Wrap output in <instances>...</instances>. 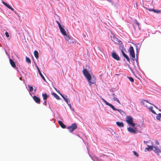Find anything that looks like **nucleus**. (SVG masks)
Returning <instances> with one entry per match:
<instances>
[{"label":"nucleus","instance_id":"obj_1","mask_svg":"<svg viewBox=\"0 0 161 161\" xmlns=\"http://www.w3.org/2000/svg\"><path fill=\"white\" fill-rule=\"evenodd\" d=\"M82 72L87 80L90 86L91 87L92 84L96 85V78L93 76H92L86 69H84Z\"/></svg>","mask_w":161,"mask_h":161},{"label":"nucleus","instance_id":"obj_2","mask_svg":"<svg viewBox=\"0 0 161 161\" xmlns=\"http://www.w3.org/2000/svg\"><path fill=\"white\" fill-rule=\"evenodd\" d=\"M144 142L145 144L148 147H146L145 149V151L147 152V151H150L152 150H153L154 148V146H153V143L151 140H149L147 142L144 141Z\"/></svg>","mask_w":161,"mask_h":161},{"label":"nucleus","instance_id":"obj_3","mask_svg":"<svg viewBox=\"0 0 161 161\" xmlns=\"http://www.w3.org/2000/svg\"><path fill=\"white\" fill-rule=\"evenodd\" d=\"M56 22L58 25V26L61 32L64 35V36L66 35L67 34V33L65 30L63 28V26L61 25V24L58 20H56Z\"/></svg>","mask_w":161,"mask_h":161},{"label":"nucleus","instance_id":"obj_4","mask_svg":"<svg viewBox=\"0 0 161 161\" xmlns=\"http://www.w3.org/2000/svg\"><path fill=\"white\" fill-rule=\"evenodd\" d=\"M126 121L127 124L134 127L135 124L133 122V119L130 116H127Z\"/></svg>","mask_w":161,"mask_h":161},{"label":"nucleus","instance_id":"obj_5","mask_svg":"<svg viewBox=\"0 0 161 161\" xmlns=\"http://www.w3.org/2000/svg\"><path fill=\"white\" fill-rule=\"evenodd\" d=\"M153 150L158 155L161 157V147H158L157 146H155L154 147Z\"/></svg>","mask_w":161,"mask_h":161},{"label":"nucleus","instance_id":"obj_6","mask_svg":"<svg viewBox=\"0 0 161 161\" xmlns=\"http://www.w3.org/2000/svg\"><path fill=\"white\" fill-rule=\"evenodd\" d=\"M77 128V125L76 123L73 124L70 126L67 127L70 132H72L75 129Z\"/></svg>","mask_w":161,"mask_h":161},{"label":"nucleus","instance_id":"obj_7","mask_svg":"<svg viewBox=\"0 0 161 161\" xmlns=\"http://www.w3.org/2000/svg\"><path fill=\"white\" fill-rule=\"evenodd\" d=\"M102 100L103 102H104L105 104L110 107L113 110L116 111L117 110V109L115 108L114 106L112 104L109 103L107 101H106L105 100H104L103 98H102Z\"/></svg>","mask_w":161,"mask_h":161},{"label":"nucleus","instance_id":"obj_8","mask_svg":"<svg viewBox=\"0 0 161 161\" xmlns=\"http://www.w3.org/2000/svg\"><path fill=\"white\" fill-rule=\"evenodd\" d=\"M130 55L132 57V58L135 57V54L134 52V50L133 47L131 46L130 47L129 50Z\"/></svg>","mask_w":161,"mask_h":161},{"label":"nucleus","instance_id":"obj_9","mask_svg":"<svg viewBox=\"0 0 161 161\" xmlns=\"http://www.w3.org/2000/svg\"><path fill=\"white\" fill-rule=\"evenodd\" d=\"M112 57L117 60H119V55L113 52L112 53Z\"/></svg>","mask_w":161,"mask_h":161},{"label":"nucleus","instance_id":"obj_10","mask_svg":"<svg viewBox=\"0 0 161 161\" xmlns=\"http://www.w3.org/2000/svg\"><path fill=\"white\" fill-rule=\"evenodd\" d=\"M141 103L142 105H144L145 106L147 107V103L150 104L151 105H153L151 103L148 102V101L146 100H142L141 101Z\"/></svg>","mask_w":161,"mask_h":161},{"label":"nucleus","instance_id":"obj_11","mask_svg":"<svg viewBox=\"0 0 161 161\" xmlns=\"http://www.w3.org/2000/svg\"><path fill=\"white\" fill-rule=\"evenodd\" d=\"M9 62L12 66L13 67L15 68V69H17L18 70V68L17 67H16V65L14 62L11 59H9Z\"/></svg>","mask_w":161,"mask_h":161},{"label":"nucleus","instance_id":"obj_12","mask_svg":"<svg viewBox=\"0 0 161 161\" xmlns=\"http://www.w3.org/2000/svg\"><path fill=\"white\" fill-rule=\"evenodd\" d=\"M136 128L133 129L130 127H128L127 128V130L128 131L132 133L135 134L136 133Z\"/></svg>","mask_w":161,"mask_h":161},{"label":"nucleus","instance_id":"obj_13","mask_svg":"<svg viewBox=\"0 0 161 161\" xmlns=\"http://www.w3.org/2000/svg\"><path fill=\"white\" fill-rule=\"evenodd\" d=\"M111 40L114 42H121L114 35H113V36L111 37Z\"/></svg>","mask_w":161,"mask_h":161},{"label":"nucleus","instance_id":"obj_14","mask_svg":"<svg viewBox=\"0 0 161 161\" xmlns=\"http://www.w3.org/2000/svg\"><path fill=\"white\" fill-rule=\"evenodd\" d=\"M33 99L37 103H40V99L35 96H34L33 97Z\"/></svg>","mask_w":161,"mask_h":161},{"label":"nucleus","instance_id":"obj_15","mask_svg":"<svg viewBox=\"0 0 161 161\" xmlns=\"http://www.w3.org/2000/svg\"><path fill=\"white\" fill-rule=\"evenodd\" d=\"M36 66L37 67V69L38 70V72H39V73L40 75V76H41V77L42 78V79L44 81H46V79H45V78L44 76H43V75H42V73H41V71L40 70L38 67V66H36Z\"/></svg>","mask_w":161,"mask_h":161},{"label":"nucleus","instance_id":"obj_16","mask_svg":"<svg viewBox=\"0 0 161 161\" xmlns=\"http://www.w3.org/2000/svg\"><path fill=\"white\" fill-rule=\"evenodd\" d=\"M2 3L6 7H8V8L10 9L11 10L14 11V9L12 8L7 3L4 2L3 1H2Z\"/></svg>","mask_w":161,"mask_h":161},{"label":"nucleus","instance_id":"obj_17","mask_svg":"<svg viewBox=\"0 0 161 161\" xmlns=\"http://www.w3.org/2000/svg\"><path fill=\"white\" fill-rule=\"evenodd\" d=\"M67 43L69 44H71L72 43H75V41L74 39L71 37L69 40L68 41Z\"/></svg>","mask_w":161,"mask_h":161},{"label":"nucleus","instance_id":"obj_18","mask_svg":"<svg viewBox=\"0 0 161 161\" xmlns=\"http://www.w3.org/2000/svg\"><path fill=\"white\" fill-rule=\"evenodd\" d=\"M113 99L114 101L117 102L119 103L120 104V103L119 100L117 98L116 96L114 93L112 95Z\"/></svg>","mask_w":161,"mask_h":161},{"label":"nucleus","instance_id":"obj_19","mask_svg":"<svg viewBox=\"0 0 161 161\" xmlns=\"http://www.w3.org/2000/svg\"><path fill=\"white\" fill-rule=\"evenodd\" d=\"M122 52L123 55L124 56V57H125L126 58V59H127V61L129 62L130 60V59H129V57H128V56H127L125 54V53L124 52V51H122V52Z\"/></svg>","mask_w":161,"mask_h":161},{"label":"nucleus","instance_id":"obj_20","mask_svg":"<svg viewBox=\"0 0 161 161\" xmlns=\"http://www.w3.org/2000/svg\"><path fill=\"white\" fill-rule=\"evenodd\" d=\"M64 101L66 102L67 103L68 106L71 108V106L70 103V100L68 99V98H67L66 99H65Z\"/></svg>","mask_w":161,"mask_h":161},{"label":"nucleus","instance_id":"obj_21","mask_svg":"<svg viewBox=\"0 0 161 161\" xmlns=\"http://www.w3.org/2000/svg\"><path fill=\"white\" fill-rule=\"evenodd\" d=\"M42 96L44 100H46L47 98L49 97V96L47 95L46 93L42 94Z\"/></svg>","mask_w":161,"mask_h":161},{"label":"nucleus","instance_id":"obj_22","mask_svg":"<svg viewBox=\"0 0 161 161\" xmlns=\"http://www.w3.org/2000/svg\"><path fill=\"white\" fill-rule=\"evenodd\" d=\"M58 123L62 128H65V125L63 123L62 121H58Z\"/></svg>","mask_w":161,"mask_h":161},{"label":"nucleus","instance_id":"obj_23","mask_svg":"<svg viewBox=\"0 0 161 161\" xmlns=\"http://www.w3.org/2000/svg\"><path fill=\"white\" fill-rule=\"evenodd\" d=\"M117 125L119 127H123L124 125L122 122H116Z\"/></svg>","mask_w":161,"mask_h":161},{"label":"nucleus","instance_id":"obj_24","mask_svg":"<svg viewBox=\"0 0 161 161\" xmlns=\"http://www.w3.org/2000/svg\"><path fill=\"white\" fill-rule=\"evenodd\" d=\"M64 37L67 43L68 42V41L69 40L71 37H70V36H69L67 34L66 35H64Z\"/></svg>","mask_w":161,"mask_h":161},{"label":"nucleus","instance_id":"obj_25","mask_svg":"<svg viewBox=\"0 0 161 161\" xmlns=\"http://www.w3.org/2000/svg\"><path fill=\"white\" fill-rule=\"evenodd\" d=\"M34 54L35 58L37 59L39 57L38 53L36 50H35L34 51Z\"/></svg>","mask_w":161,"mask_h":161},{"label":"nucleus","instance_id":"obj_26","mask_svg":"<svg viewBox=\"0 0 161 161\" xmlns=\"http://www.w3.org/2000/svg\"><path fill=\"white\" fill-rule=\"evenodd\" d=\"M53 95L56 99L59 100L60 99L59 97L55 93H52Z\"/></svg>","mask_w":161,"mask_h":161},{"label":"nucleus","instance_id":"obj_27","mask_svg":"<svg viewBox=\"0 0 161 161\" xmlns=\"http://www.w3.org/2000/svg\"><path fill=\"white\" fill-rule=\"evenodd\" d=\"M119 49L121 50V52L124 51L125 50V49L124 47V46L123 45H120L119 47Z\"/></svg>","mask_w":161,"mask_h":161},{"label":"nucleus","instance_id":"obj_28","mask_svg":"<svg viewBox=\"0 0 161 161\" xmlns=\"http://www.w3.org/2000/svg\"><path fill=\"white\" fill-rule=\"evenodd\" d=\"M149 109L150 110L153 114H156L155 112L153 110V107L152 106L150 107H148Z\"/></svg>","mask_w":161,"mask_h":161},{"label":"nucleus","instance_id":"obj_29","mask_svg":"<svg viewBox=\"0 0 161 161\" xmlns=\"http://www.w3.org/2000/svg\"><path fill=\"white\" fill-rule=\"evenodd\" d=\"M58 92L59 93V94L61 96L62 98L64 99V100L65 99H66L67 98H68L67 96L66 95H63L62 94L60 93L59 92Z\"/></svg>","mask_w":161,"mask_h":161},{"label":"nucleus","instance_id":"obj_30","mask_svg":"<svg viewBox=\"0 0 161 161\" xmlns=\"http://www.w3.org/2000/svg\"><path fill=\"white\" fill-rule=\"evenodd\" d=\"M156 118L159 120H160V118H161V113L158 114V115L156 116Z\"/></svg>","mask_w":161,"mask_h":161},{"label":"nucleus","instance_id":"obj_31","mask_svg":"<svg viewBox=\"0 0 161 161\" xmlns=\"http://www.w3.org/2000/svg\"><path fill=\"white\" fill-rule=\"evenodd\" d=\"M26 62L29 64H31V61L30 59L27 57H26Z\"/></svg>","mask_w":161,"mask_h":161},{"label":"nucleus","instance_id":"obj_32","mask_svg":"<svg viewBox=\"0 0 161 161\" xmlns=\"http://www.w3.org/2000/svg\"><path fill=\"white\" fill-rule=\"evenodd\" d=\"M28 87L29 88V92H32L33 91V87L32 86H30L29 85H28Z\"/></svg>","mask_w":161,"mask_h":161},{"label":"nucleus","instance_id":"obj_33","mask_svg":"<svg viewBox=\"0 0 161 161\" xmlns=\"http://www.w3.org/2000/svg\"><path fill=\"white\" fill-rule=\"evenodd\" d=\"M154 12L156 13H159L161 12V11L160 10H154Z\"/></svg>","mask_w":161,"mask_h":161},{"label":"nucleus","instance_id":"obj_34","mask_svg":"<svg viewBox=\"0 0 161 161\" xmlns=\"http://www.w3.org/2000/svg\"><path fill=\"white\" fill-rule=\"evenodd\" d=\"M129 80L131 81V82H133L134 81V79H133L131 77H129Z\"/></svg>","mask_w":161,"mask_h":161},{"label":"nucleus","instance_id":"obj_35","mask_svg":"<svg viewBox=\"0 0 161 161\" xmlns=\"http://www.w3.org/2000/svg\"><path fill=\"white\" fill-rule=\"evenodd\" d=\"M5 35H6V37H7V38H8V37H9V34H8V33L6 31V32H5Z\"/></svg>","mask_w":161,"mask_h":161},{"label":"nucleus","instance_id":"obj_36","mask_svg":"<svg viewBox=\"0 0 161 161\" xmlns=\"http://www.w3.org/2000/svg\"><path fill=\"white\" fill-rule=\"evenodd\" d=\"M133 153L137 157L138 156V154L136 151H133Z\"/></svg>","mask_w":161,"mask_h":161},{"label":"nucleus","instance_id":"obj_37","mask_svg":"<svg viewBox=\"0 0 161 161\" xmlns=\"http://www.w3.org/2000/svg\"><path fill=\"white\" fill-rule=\"evenodd\" d=\"M96 160L97 161H102V160L98 157L95 158Z\"/></svg>","mask_w":161,"mask_h":161},{"label":"nucleus","instance_id":"obj_38","mask_svg":"<svg viewBox=\"0 0 161 161\" xmlns=\"http://www.w3.org/2000/svg\"><path fill=\"white\" fill-rule=\"evenodd\" d=\"M118 111L120 113H121L122 112H123V111L122 110L120 109H117L116 110Z\"/></svg>","mask_w":161,"mask_h":161},{"label":"nucleus","instance_id":"obj_39","mask_svg":"<svg viewBox=\"0 0 161 161\" xmlns=\"http://www.w3.org/2000/svg\"><path fill=\"white\" fill-rule=\"evenodd\" d=\"M43 104L44 105H47V101L46 100H44V102L43 103Z\"/></svg>","mask_w":161,"mask_h":161},{"label":"nucleus","instance_id":"obj_40","mask_svg":"<svg viewBox=\"0 0 161 161\" xmlns=\"http://www.w3.org/2000/svg\"><path fill=\"white\" fill-rule=\"evenodd\" d=\"M155 143L157 145H159V143L158 142V141L156 140V141H155Z\"/></svg>","mask_w":161,"mask_h":161},{"label":"nucleus","instance_id":"obj_41","mask_svg":"<svg viewBox=\"0 0 161 161\" xmlns=\"http://www.w3.org/2000/svg\"><path fill=\"white\" fill-rule=\"evenodd\" d=\"M148 10L150 11H153L154 12V9H153H153H149Z\"/></svg>","mask_w":161,"mask_h":161},{"label":"nucleus","instance_id":"obj_42","mask_svg":"<svg viewBox=\"0 0 161 161\" xmlns=\"http://www.w3.org/2000/svg\"><path fill=\"white\" fill-rule=\"evenodd\" d=\"M107 0L109 2L112 3V1L111 0Z\"/></svg>","mask_w":161,"mask_h":161},{"label":"nucleus","instance_id":"obj_43","mask_svg":"<svg viewBox=\"0 0 161 161\" xmlns=\"http://www.w3.org/2000/svg\"><path fill=\"white\" fill-rule=\"evenodd\" d=\"M136 24L138 25H139V23L137 22V20H136Z\"/></svg>","mask_w":161,"mask_h":161},{"label":"nucleus","instance_id":"obj_44","mask_svg":"<svg viewBox=\"0 0 161 161\" xmlns=\"http://www.w3.org/2000/svg\"><path fill=\"white\" fill-rule=\"evenodd\" d=\"M139 45V44H138L137 45H136V50H137L138 49V48H137V45Z\"/></svg>","mask_w":161,"mask_h":161},{"label":"nucleus","instance_id":"obj_45","mask_svg":"<svg viewBox=\"0 0 161 161\" xmlns=\"http://www.w3.org/2000/svg\"><path fill=\"white\" fill-rule=\"evenodd\" d=\"M56 17L58 19H59V17L58 16H56Z\"/></svg>","mask_w":161,"mask_h":161},{"label":"nucleus","instance_id":"obj_46","mask_svg":"<svg viewBox=\"0 0 161 161\" xmlns=\"http://www.w3.org/2000/svg\"><path fill=\"white\" fill-rule=\"evenodd\" d=\"M154 107L156 108L157 109H158V108L155 106H154Z\"/></svg>","mask_w":161,"mask_h":161},{"label":"nucleus","instance_id":"obj_47","mask_svg":"<svg viewBox=\"0 0 161 161\" xmlns=\"http://www.w3.org/2000/svg\"><path fill=\"white\" fill-rule=\"evenodd\" d=\"M154 107L156 108L157 109H158V108L155 106H154Z\"/></svg>","mask_w":161,"mask_h":161},{"label":"nucleus","instance_id":"obj_48","mask_svg":"<svg viewBox=\"0 0 161 161\" xmlns=\"http://www.w3.org/2000/svg\"><path fill=\"white\" fill-rule=\"evenodd\" d=\"M19 79L20 80H22V77H20L19 78Z\"/></svg>","mask_w":161,"mask_h":161},{"label":"nucleus","instance_id":"obj_49","mask_svg":"<svg viewBox=\"0 0 161 161\" xmlns=\"http://www.w3.org/2000/svg\"><path fill=\"white\" fill-rule=\"evenodd\" d=\"M159 110L160 111H161V109H159Z\"/></svg>","mask_w":161,"mask_h":161},{"label":"nucleus","instance_id":"obj_50","mask_svg":"<svg viewBox=\"0 0 161 161\" xmlns=\"http://www.w3.org/2000/svg\"><path fill=\"white\" fill-rule=\"evenodd\" d=\"M55 90L56 91H57V89H56V88H55Z\"/></svg>","mask_w":161,"mask_h":161},{"label":"nucleus","instance_id":"obj_51","mask_svg":"<svg viewBox=\"0 0 161 161\" xmlns=\"http://www.w3.org/2000/svg\"><path fill=\"white\" fill-rule=\"evenodd\" d=\"M93 160L94 161H96V160L94 159H93Z\"/></svg>","mask_w":161,"mask_h":161}]
</instances>
